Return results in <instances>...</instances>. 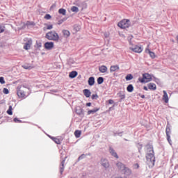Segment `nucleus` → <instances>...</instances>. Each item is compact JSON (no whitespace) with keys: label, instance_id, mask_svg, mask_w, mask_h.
<instances>
[{"label":"nucleus","instance_id":"obj_1","mask_svg":"<svg viewBox=\"0 0 178 178\" xmlns=\"http://www.w3.org/2000/svg\"><path fill=\"white\" fill-rule=\"evenodd\" d=\"M147 164L149 168L155 165V156H154V149L151 146H147V153L146 154Z\"/></svg>","mask_w":178,"mask_h":178},{"label":"nucleus","instance_id":"obj_2","mask_svg":"<svg viewBox=\"0 0 178 178\" xmlns=\"http://www.w3.org/2000/svg\"><path fill=\"white\" fill-rule=\"evenodd\" d=\"M46 38L50 40L51 41H58L59 35L56 31H50L46 34Z\"/></svg>","mask_w":178,"mask_h":178},{"label":"nucleus","instance_id":"obj_3","mask_svg":"<svg viewBox=\"0 0 178 178\" xmlns=\"http://www.w3.org/2000/svg\"><path fill=\"white\" fill-rule=\"evenodd\" d=\"M139 81L140 83H149V81H152V75L149 74H143V78H139Z\"/></svg>","mask_w":178,"mask_h":178},{"label":"nucleus","instance_id":"obj_4","mask_svg":"<svg viewBox=\"0 0 178 178\" xmlns=\"http://www.w3.org/2000/svg\"><path fill=\"white\" fill-rule=\"evenodd\" d=\"M27 91V88L24 86H21L18 88L17 92L19 98H26V92Z\"/></svg>","mask_w":178,"mask_h":178},{"label":"nucleus","instance_id":"obj_5","mask_svg":"<svg viewBox=\"0 0 178 178\" xmlns=\"http://www.w3.org/2000/svg\"><path fill=\"white\" fill-rule=\"evenodd\" d=\"M130 47L129 49L133 52H136V54H141L143 52V47L138 45H132L131 42H129Z\"/></svg>","mask_w":178,"mask_h":178},{"label":"nucleus","instance_id":"obj_6","mask_svg":"<svg viewBox=\"0 0 178 178\" xmlns=\"http://www.w3.org/2000/svg\"><path fill=\"white\" fill-rule=\"evenodd\" d=\"M118 27H120V29H127L130 27V20L123 19L118 23Z\"/></svg>","mask_w":178,"mask_h":178},{"label":"nucleus","instance_id":"obj_7","mask_svg":"<svg viewBox=\"0 0 178 178\" xmlns=\"http://www.w3.org/2000/svg\"><path fill=\"white\" fill-rule=\"evenodd\" d=\"M100 164L103 168H105V169H108L109 168L110 164H109V161H108V159L106 158H102L100 160Z\"/></svg>","mask_w":178,"mask_h":178},{"label":"nucleus","instance_id":"obj_8","mask_svg":"<svg viewBox=\"0 0 178 178\" xmlns=\"http://www.w3.org/2000/svg\"><path fill=\"white\" fill-rule=\"evenodd\" d=\"M74 5H76V8H80L81 10H83V9L87 8V3L79 1H76Z\"/></svg>","mask_w":178,"mask_h":178},{"label":"nucleus","instance_id":"obj_9","mask_svg":"<svg viewBox=\"0 0 178 178\" xmlns=\"http://www.w3.org/2000/svg\"><path fill=\"white\" fill-rule=\"evenodd\" d=\"M145 52L146 54H149L152 59H155L156 58V55H155V53H154L149 49V45H148L147 47L145 49Z\"/></svg>","mask_w":178,"mask_h":178},{"label":"nucleus","instance_id":"obj_10","mask_svg":"<svg viewBox=\"0 0 178 178\" xmlns=\"http://www.w3.org/2000/svg\"><path fill=\"white\" fill-rule=\"evenodd\" d=\"M165 133L167 136V140L170 145H172V140L170 139V128L167 126L165 129Z\"/></svg>","mask_w":178,"mask_h":178},{"label":"nucleus","instance_id":"obj_11","mask_svg":"<svg viewBox=\"0 0 178 178\" xmlns=\"http://www.w3.org/2000/svg\"><path fill=\"white\" fill-rule=\"evenodd\" d=\"M44 48L45 49H47L48 51H51V49H53L54 48V42H47L44 44Z\"/></svg>","mask_w":178,"mask_h":178},{"label":"nucleus","instance_id":"obj_12","mask_svg":"<svg viewBox=\"0 0 178 178\" xmlns=\"http://www.w3.org/2000/svg\"><path fill=\"white\" fill-rule=\"evenodd\" d=\"M33 44V40L31 39H29L26 43H25V45L24 46V49H30L31 45Z\"/></svg>","mask_w":178,"mask_h":178},{"label":"nucleus","instance_id":"obj_13","mask_svg":"<svg viewBox=\"0 0 178 178\" xmlns=\"http://www.w3.org/2000/svg\"><path fill=\"white\" fill-rule=\"evenodd\" d=\"M109 152L112 156H114V158H116V159H119V156H118V153L113 149V148H109Z\"/></svg>","mask_w":178,"mask_h":178},{"label":"nucleus","instance_id":"obj_14","mask_svg":"<svg viewBox=\"0 0 178 178\" xmlns=\"http://www.w3.org/2000/svg\"><path fill=\"white\" fill-rule=\"evenodd\" d=\"M99 71L100 73H106V72H108V67L105 65H101L99 67Z\"/></svg>","mask_w":178,"mask_h":178},{"label":"nucleus","instance_id":"obj_15","mask_svg":"<svg viewBox=\"0 0 178 178\" xmlns=\"http://www.w3.org/2000/svg\"><path fill=\"white\" fill-rule=\"evenodd\" d=\"M163 100L165 104H168L169 102V97L168 96V92H166V90H163Z\"/></svg>","mask_w":178,"mask_h":178},{"label":"nucleus","instance_id":"obj_16","mask_svg":"<svg viewBox=\"0 0 178 178\" xmlns=\"http://www.w3.org/2000/svg\"><path fill=\"white\" fill-rule=\"evenodd\" d=\"M124 175H125V177H129L131 175V170L127 168H124Z\"/></svg>","mask_w":178,"mask_h":178},{"label":"nucleus","instance_id":"obj_17","mask_svg":"<svg viewBox=\"0 0 178 178\" xmlns=\"http://www.w3.org/2000/svg\"><path fill=\"white\" fill-rule=\"evenodd\" d=\"M65 159H66V156H65L63 159V161L61 162V166L60 168V175H62V173H63V170L65 169Z\"/></svg>","mask_w":178,"mask_h":178},{"label":"nucleus","instance_id":"obj_18","mask_svg":"<svg viewBox=\"0 0 178 178\" xmlns=\"http://www.w3.org/2000/svg\"><path fill=\"white\" fill-rule=\"evenodd\" d=\"M120 67L119 65H112L110 67V72L111 73H113V72H117V70H119Z\"/></svg>","mask_w":178,"mask_h":178},{"label":"nucleus","instance_id":"obj_19","mask_svg":"<svg viewBox=\"0 0 178 178\" xmlns=\"http://www.w3.org/2000/svg\"><path fill=\"white\" fill-rule=\"evenodd\" d=\"M147 87H148L149 90H156V85L154 83H148Z\"/></svg>","mask_w":178,"mask_h":178},{"label":"nucleus","instance_id":"obj_20","mask_svg":"<svg viewBox=\"0 0 178 178\" xmlns=\"http://www.w3.org/2000/svg\"><path fill=\"white\" fill-rule=\"evenodd\" d=\"M83 94L86 98H90V97H91V92L88 89L83 90Z\"/></svg>","mask_w":178,"mask_h":178},{"label":"nucleus","instance_id":"obj_21","mask_svg":"<svg viewBox=\"0 0 178 178\" xmlns=\"http://www.w3.org/2000/svg\"><path fill=\"white\" fill-rule=\"evenodd\" d=\"M89 86H94L95 84V79L92 76L90 77L88 79Z\"/></svg>","mask_w":178,"mask_h":178},{"label":"nucleus","instance_id":"obj_22","mask_svg":"<svg viewBox=\"0 0 178 178\" xmlns=\"http://www.w3.org/2000/svg\"><path fill=\"white\" fill-rule=\"evenodd\" d=\"M98 111H99V108H93L92 110H89L88 111V115H94V113L98 112Z\"/></svg>","mask_w":178,"mask_h":178},{"label":"nucleus","instance_id":"obj_23","mask_svg":"<svg viewBox=\"0 0 178 178\" xmlns=\"http://www.w3.org/2000/svg\"><path fill=\"white\" fill-rule=\"evenodd\" d=\"M117 167L118 168V169H120V170H124V168L126 167H124V165L123 163H122L121 162H118L117 163Z\"/></svg>","mask_w":178,"mask_h":178},{"label":"nucleus","instance_id":"obj_24","mask_svg":"<svg viewBox=\"0 0 178 178\" xmlns=\"http://www.w3.org/2000/svg\"><path fill=\"white\" fill-rule=\"evenodd\" d=\"M76 76H77V72L76 71H72L69 74V77L70 79H74V77H76Z\"/></svg>","mask_w":178,"mask_h":178},{"label":"nucleus","instance_id":"obj_25","mask_svg":"<svg viewBox=\"0 0 178 178\" xmlns=\"http://www.w3.org/2000/svg\"><path fill=\"white\" fill-rule=\"evenodd\" d=\"M63 34L65 38L70 37V32L67 30H63Z\"/></svg>","mask_w":178,"mask_h":178},{"label":"nucleus","instance_id":"obj_26","mask_svg":"<svg viewBox=\"0 0 178 178\" xmlns=\"http://www.w3.org/2000/svg\"><path fill=\"white\" fill-rule=\"evenodd\" d=\"M127 91H128V92H133V91H134V87H133V85H129L127 88Z\"/></svg>","mask_w":178,"mask_h":178},{"label":"nucleus","instance_id":"obj_27","mask_svg":"<svg viewBox=\"0 0 178 178\" xmlns=\"http://www.w3.org/2000/svg\"><path fill=\"white\" fill-rule=\"evenodd\" d=\"M58 13L63 15V16H66V10L64 8H60L58 10Z\"/></svg>","mask_w":178,"mask_h":178},{"label":"nucleus","instance_id":"obj_28","mask_svg":"<svg viewBox=\"0 0 178 178\" xmlns=\"http://www.w3.org/2000/svg\"><path fill=\"white\" fill-rule=\"evenodd\" d=\"M74 136L76 138H80V136H81V131H79V130L75 131Z\"/></svg>","mask_w":178,"mask_h":178},{"label":"nucleus","instance_id":"obj_29","mask_svg":"<svg viewBox=\"0 0 178 178\" xmlns=\"http://www.w3.org/2000/svg\"><path fill=\"white\" fill-rule=\"evenodd\" d=\"M71 11L74 12V13H77V12H79V7L77 6L71 7Z\"/></svg>","mask_w":178,"mask_h":178},{"label":"nucleus","instance_id":"obj_30","mask_svg":"<svg viewBox=\"0 0 178 178\" xmlns=\"http://www.w3.org/2000/svg\"><path fill=\"white\" fill-rule=\"evenodd\" d=\"M6 27H5V25L4 24H0V34L3 33L6 30Z\"/></svg>","mask_w":178,"mask_h":178},{"label":"nucleus","instance_id":"obj_31","mask_svg":"<svg viewBox=\"0 0 178 178\" xmlns=\"http://www.w3.org/2000/svg\"><path fill=\"white\" fill-rule=\"evenodd\" d=\"M127 81H129L130 80H133V75H131V74H128L126 77H125Z\"/></svg>","mask_w":178,"mask_h":178},{"label":"nucleus","instance_id":"obj_32","mask_svg":"<svg viewBox=\"0 0 178 178\" xmlns=\"http://www.w3.org/2000/svg\"><path fill=\"white\" fill-rule=\"evenodd\" d=\"M104 83V78L103 77H99L97 79V83L98 84H102Z\"/></svg>","mask_w":178,"mask_h":178},{"label":"nucleus","instance_id":"obj_33","mask_svg":"<svg viewBox=\"0 0 178 178\" xmlns=\"http://www.w3.org/2000/svg\"><path fill=\"white\" fill-rule=\"evenodd\" d=\"M7 113H8V115H13V113L12 112V106H9V108L7 111Z\"/></svg>","mask_w":178,"mask_h":178},{"label":"nucleus","instance_id":"obj_34","mask_svg":"<svg viewBox=\"0 0 178 178\" xmlns=\"http://www.w3.org/2000/svg\"><path fill=\"white\" fill-rule=\"evenodd\" d=\"M76 113L78 115H81V113H83V109H81V108L76 109Z\"/></svg>","mask_w":178,"mask_h":178},{"label":"nucleus","instance_id":"obj_35","mask_svg":"<svg viewBox=\"0 0 178 178\" xmlns=\"http://www.w3.org/2000/svg\"><path fill=\"white\" fill-rule=\"evenodd\" d=\"M54 141L56 143V144H60V140L56 138H53Z\"/></svg>","mask_w":178,"mask_h":178},{"label":"nucleus","instance_id":"obj_36","mask_svg":"<svg viewBox=\"0 0 178 178\" xmlns=\"http://www.w3.org/2000/svg\"><path fill=\"white\" fill-rule=\"evenodd\" d=\"M52 17H51V15L49 14H47L45 16H44V19H46V20H50V19H51Z\"/></svg>","mask_w":178,"mask_h":178},{"label":"nucleus","instance_id":"obj_37","mask_svg":"<svg viewBox=\"0 0 178 178\" xmlns=\"http://www.w3.org/2000/svg\"><path fill=\"white\" fill-rule=\"evenodd\" d=\"M0 83L1 84H5V78L3 76L0 77Z\"/></svg>","mask_w":178,"mask_h":178},{"label":"nucleus","instance_id":"obj_38","mask_svg":"<svg viewBox=\"0 0 178 178\" xmlns=\"http://www.w3.org/2000/svg\"><path fill=\"white\" fill-rule=\"evenodd\" d=\"M3 94H9V90H8V88H4L3 89Z\"/></svg>","mask_w":178,"mask_h":178},{"label":"nucleus","instance_id":"obj_39","mask_svg":"<svg viewBox=\"0 0 178 178\" xmlns=\"http://www.w3.org/2000/svg\"><path fill=\"white\" fill-rule=\"evenodd\" d=\"M86 158V154H82L79 157V160L84 159Z\"/></svg>","mask_w":178,"mask_h":178},{"label":"nucleus","instance_id":"obj_40","mask_svg":"<svg viewBox=\"0 0 178 178\" xmlns=\"http://www.w3.org/2000/svg\"><path fill=\"white\" fill-rule=\"evenodd\" d=\"M138 168H140L138 163H136L134 165V169H138Z\"/></svg>","mask_w":178,"mask_h":178},{"label":"nucleus","instance_id":"obj_41","mask_svg":"<svg viewBox=\"0 0 178 178\" xmlns=\"http://www.w3.org/2000/svg\"><path fill=\"white\" fill-rule=\"evenodd\" d=\"M98 98V95H92V99H97Z\"/></svg>","mask_w":178,"mask_h":178},{"label":"nucleus","instance_id":"obj_42","mask_svg":"<svg viewBox=\"0 0 178 178\" xmlns=\"http://www.w3.org/2000/svg\"><path fill=\"white\" fill-rule=\"evenodd\" d=\"M14 122H15V123H17V122H18L19 123H21V122H22V121L19 120V119H17V118H14Z\"/></svg>","mask_w":178,"mask_h":178},{"label":"nucleus","instance_id":"obj_43","mask_svg":"<svg viewBox=\"0 0 178 178\" xmlns=\"http://www.w3.org/2000/svg\"><path fill=\"white\" fill-rule=\"evenodd\" d=\"M54 29V26L52 25H48L47 29V30H52Z\"/></svg>","mask_w":178,"mask_h":178},{"label":"nucleus","instance_id":"obj_44","mask_svg":"<svg viewBox=\"0 0 178 178\" xmlns=\"http://www.w3.org/2000/svg\"><path fill=\"white\" fill-rule=\"evenodd\" d=\"M26 24V26H30V25L33 24V22H27Z\"/></svg>","mask_w":178,"mask_h":178},{"label":"nucleus","instance_id":"obj_45","mask_svg":"<svg viewBox=\"0 0 178 178\" xmlns=\"http://www.w3.org/2000/svg\"><path fill=\"white\" fill-rule=\"evenodd\" d=\"M37 45H38V48H41L42 47L41 42L37 43Z\"/></svg>","mask_w":178,"mask_h":178},{"label":"nucleus","instance_id":"obj_46","mask_svg":"<svg viewBox=\"0 0 178 178\" xmlns=\"http://www.w3.org/2000/svg\"><path fill=\"white\" fill-rule=\"evenodd\" d=\"M108 104H110L111 105H112V104H113V100L109 99V100H108Z\"/></svg>","mask_w":178,"mask_h":178},{"label":"nucleus","instance_id":"obj_47","mask_svg":"<svg viewBox=\"0 0 178 178\" xmlns=\"http://www.w3.org/2000/svg\"><path fill=\"white\" fill-rule=\"evenodd\" d=\"M120 97L121 99H124V98H125L124 95H121Z\"/></svg>","mask_w":178,"mask_h":178},{"label":"nucleus","instance_id":"obj_48","mask_svg":"<svg viewBox=\"0 0 178 178\" xmlns=\"http://www.w3.org/2000/svg\"><path fill=\"white\" fill-rule=\"evenodd\" d=\"M104 36H105L106 38H108V37H109V34L105 33V34H104Z\"/></svg>","mask_w":178,"mask_h":178},{"label":"nucleus","instance_id":"obj_49","mask_svg":"<svg viewBox=\"0 0 178 178\" xmlns=\"http://www.w3.org/2000/svg\"><path fill=\"white\" fill-rule=\"evenodd\" d=\"M120 36L122 37V38H125V36H124V35L123 33L120 34Z\"/></svg>","mask_w":178,"mask_h":178},{"label":"nucleus","instance_id":"obj_50","mask_svg":"<svg viewBox=\"0 0 178 178\" xmlns=\"http://www.w3.org/2000/svg\"><path fill=\"white\" fill-rule=\"evenodd\" d=\"M143 89L145 90V91H148V88L147 86H144Z\"/></svg>","mask_w":178,"mask_h":178},{"label":"nucleus","instance_id":"obj_51","mask_svg":"<svg viewBox=\"0 0 178 178\" xmlns=\"http://www.w3.org/2000/svg\"><path fill=\"white\" fill-rule=\"evenodd\" d=\"M56 4H53L51 6V9H52V8H56Z\"/></svg>","mask_w":178,"mask_h":178},{"label":"nucleus","instance_id":"obj_52","mask_svg":"<svg viewBox=\"0 0 178 178\" xmlns=\"http://www.w3.org/2000/svg\"><path fill=\"white\" fill-rule=\"evenodd\" d=\"M131 38H133V36H132V35L129 36V37L128 38L129 41H130V40H131Z\"/></svg>","mask_w":178,"mask_h":178},{"label":"nucleus","instance_id":"obj_53","mask_svg":"<svg viewBox=\"0 0 178 178\" xmlns=\"http://www.w3.org/2000/svg\"><path fill=\"white\" fill-rule=\"evenodd\" d=\"M86 106H91V103H87Z\"/></svg>","mask_w":178,"mask_h":178},{"label":"nucleus","instance_id":"obj_54","mask_svg":"<svg viewBox=\"0 0 178 178\" xmlns=\"http://www.w3.org/2000/svg\"><path fill=\"white\" fill-rule=\"evenodd\" d=\"M140 98H145V96L144 95H140Z\"/></svg>","mask_w":178,"mask_h":178},{"label":"nucleus","instance_id":"obj_55","mask_svg":"<svg viewBox=\"0 0 178 178\" xmlns=\"http://www.w3.org/2000/svg\"><path fill=\"white\" fill-rule=\"evenodd\" d=\"M24 69H29V67L26 66V65H23Z\"/></svg>","mask_w":178,"mask_h":178},{"label":"nucleus","instance_id":"obj_56","mask_svg":"<svg viewBox=\"0 0 178 178\" xmlns=\"http://www.w3.org/2000/svg\"><path fill=\"white\" fill-rule=\"evenodd\" d=\"M155 81H156V83H158V81H159V79H155Z\"/></svg>","mask_w":178,"mask_h":178},{"label":"nucleus","instance_id":"obj_57","mask_svg":"<svg viewBox=\"0 0 178 178\" xmlns=\"http://www.w3.org/2000/svg\"><path fill=\"white\" fill-rule=\"evenodd\" d=\"M118 136H122V133H119V134H118Z\"/></svg>","mask_w":178,"mask_h":178},{"label":"nucleus","instance_id":"obj_58","mask_svg":"<svg viewBox=\"0 0 178 178\" xmlns=\"http://www.w3.org/2000/svg\"><path fill=\"white\" fill-rule=\"evenodd\" d=\"M58 24H62V22H58Z\"/></svg>","mask_w":178,"mask_h":178},{"label":"nucleus","instance_id":"obj_59","mask_svg":"<svg viewBox=\"0 0 178 178\" xmlns=\"http://www.w3.org/2000/svg\"><path fill=\"white\" fill-rule=\"evenodd\" d=\"M72 178H74V177H72Z\"/></svg>","mask_w":178,"mask_h":178}]
</instances>
